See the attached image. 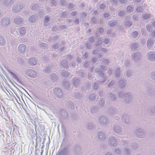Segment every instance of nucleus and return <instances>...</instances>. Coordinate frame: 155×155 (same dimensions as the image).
<instances>
[{"mask_svg":"<svg viewBox=\"0 0 155 155\" xmlns=\"http://www.w3.org/2000/svg\"><path fill=\"white\" fill-rule=\"evenodd\" d=\"M134 9V6L131 5H128L127 8V11L129 12H132L133 10Z\"/></svg>","mask_w":155,"mask_h":155,"instance_id":"nucleus-4","label":"nucleus"},{"mask_svg":"<svg viewBox=\"0 0 155 155\" xmlns=\"http://www.w3.org/2000/svg\"><path fill=\"white\" fill-rule=\"evenodd\" d=\"M150 16V15L149 14H147L146 15H145L143 17L144 18L146 19L149 18Z\"/></svg>","mask_w":155,"mask_h":155,"instance_id":"nucleus-11","label":"nucleus"},{"mask_svg":"<svg viewBox=\"0 0 155 155\" xmlns=\"http://www.w3.org/2000/svg\"><path fill=\"white\" fill-rule=\"evenodd\" d=\"M6 20V21L8 22V23H6V25H7L9 23V19H7Z\"/></svg>","mask_w":155,"mask_h":155,"instance_id":"nucleus-16","label":"nucleus"},{"mask_svg":"<svg viewBox=\"0 0 155 155\" xmlns=\"http://www.w3.org/2000/svg\"><path fill=\"white\" fill-rule=\"evenodd\" d=\"M121 12L120 13V15Z\"/></svg>","mask_w":155,"mask_h":155,"instance_id":"nucleus-22","label":"nucleus"},{"mask_svg":"<svg viewBox=\"0 0 155 155\" xmlns=\"http://www.w3.org/2000/svg\"><path fill=\"white\" fill-rule=\"evenodd\" d=\"M152 44V41L148 39L147 41V45L148 46H150Z\"/></svg>","mask_w":155,"mask_h":155,"instance_id":"nucleus-7","label":"nucleus"},{"mask_svg":"<svg viewBox=\"0 0 155 155\" xmlns=\"http://www.w3.org/2000/svg\"><path fill=\"white\" fill-rule=\"evenodd\" d=\"M73 14L74 15H75L76 14V13L75 12H73Z\"/></svg>","mask_w":155,"mask_h":155,"instance_id":"nucleus-19","label":"nucleus"},{"mask_svg":"<svg viewBox=\"0 0 155 155\" xmlns=\"http://www.w3.org/2000/svg\"><path fill=\"white\" fill-rule=\"evenodd\" d=\"M148 59L151 61H155V52H150L148 53Z\"/></svg>","mask_w":155,"mask_h":155,"instance_id":"nucleus-1","label":"nucleus"},{"mask_svg":"<svg viewBox=\"0 0 155 155\" xmlns=\"http://www.w3.org/2000/svg\"><path fill=\"white\" fill-rule=\"evenodd\" d=\"M150 27H151L150 25H147L146 27H147V29L148 31H150Z\"/></svg>","mask_w":155,"mask_h":155,"instance_id":"nucleus-12","label":"nucleus"},{"mask_svg":"<svg viewBox=\"0 0 155 155\" xmlns=\"http://www.w3.org/2000/svg\"><path fill=\"white\" fill-rule=\"evenodd\" d=\"M25 45H20L18 47V51L21 53H24L25 51Z\"/></svg>","mask_w":155,"mask_h":155,"instance_id":"nucleus-2","label":"nucleus"},{"mask_svg":"<svg viewBox=\"0 0 155 155\" xmlns=\"http://www.w3.org/2000/svg\"><path fill=\"white\" fill-rule=\"evenodd\" d=\"M104 16L105 17H108L109 16V14L108 13H105L104 14Z\"/></svg>","mask_w":155,"mask_h":155,"instance_id":"nucleus-15","label":"nucleus"},{"mask_svg":"<svg viewBox=\"0 0 155 155\" xmlns=\"http://www.w3.org/2000/svg\"><path fill=\"white\" fill-rule=\"evenodd\" d=\"M29 62L31 65H35L36 64V61L33 58H30L29 60Z\"/></svg>","mask_w":155,"mask_h":155,"instance_id":"nucleus-3","label":"nucleus"},{"mask_svg":"<svg viewBox=\"0 0 155 155\" xmlns=\"http://www.w3.org/2000/svg\"><path fill=\"white\" fill-rule=\"evenodd\" d=\"M33 6L35 7V5H34V6H32V8L33 9H34V8H33Z\"/></svg>","mask_w":155,"mask_h":155,"instance_id":"nucleus-20","label":"nucleus"},{"mask_svg":"<svg viewBox=\"0 0 155 155\" xmlns=\"http://www.w3.org/2000/svg\"><path fill=\"white\" fill-rule=\"evenodd\" d=\"M5 44V41L3 39L0 37V45H3Z\"/></svg>","mask_w":155,"mask_h":155,"instance_id":"nucleus-6","label":"nucleus"},{"mask_svg":"<svg viewBox=\"0 0 155 155\" xmlns=\"http://www.w3.org/2000/svg\"><path fill=\"white\" fill-rule=\"evenodd\" d=\"M104 7V5H101L100 6V8H103Z\"/></svg>","mask_w":155,"mask_h":155,"instance_id":"nucleus-17","label":"nucleus"},{"mask_svg":"<svg viewBox=\"0 0 155 155\" xmlns=\"http://www.w3.org/2000/svg\"><path fill=\"white\" fill-rule=\"evenodd\" d=\"M137 32H136V31L134 32V34H133L134 35V37H136V36L137 35Z\"/></svg>","mask_w":155,"mask_h":155,"instance_id":"nucleus-14","label":"nucleus"},{"mask_svg":"<svg viewBox=\"0 0 155 155\" xmlns=\"http://www.w3.org/2000/svg\"><path fill=\"white\" fill-rule=\"evenodd\" d=\"M154 34H155V31H154Z\"/></svg>","mask_w":155,"mask_h":155,"instance_id":"nucleus-21","label":"nucleus"},{"mask_svg":"<svg viewBox=\"0 0 155 155\" xmlns=\"http://www.w3.org/2000/svg\"><path fill=\"white\" fill-rule=\"evenodd\" d=\"M50 19L47 16L45 17V22H47Z\"/></svg>","mask_w":155,"mask_h":155,"instance_id":"nucleus-10","label":"nucleus"},{"mask_svg":"<svg viewBox=\"0 0 155 155\" xmlns=\"http://www.w3.org/2000/svg\"><path fill=\"white\" fill-rule=\"evenodd\" d=\"M18 20V21H17V20L16 21L17 22V23L18 24H19V22H22V20L21 19H19Z\"/></svg>","mask_w":155,"mask_h":155,"instance_id":"nucleus-13","label":"nucleus"},{"mask_svg":"<svg viewBox=\"0 0 155 155\" xmlns=\"http://www.w3.org/2000/svg\"><path fill=\"white\" fill-rule=\"evenodd\" d=\"M153 26H155V21L153 22Z\"/></svg>","mask_w":155,"mask_h":155,"instance_id":"nucleus-18","label":"nucleus"},{"mask_svg":"<svg viewBox=\"0 0 155 155\" xmlns=\"http://www.w3.org/2000/svg\"><path fill=\"white\" fill-rule=\"evenodd\" d=\"M20 33L21 35H24L25 33V29L24 28H21L20 30Z\"/></svg>","mask_w":155,"mask_h":155,"instance_id":"nucleus-5","label":"nucleus"},{"mask_svg":"<svg viewBox=\"0 0 155 155\" xmlns=\"http://www.w3.org/2000/svg\"><path fill=\"white\" fill-rule=\"evenodd\" d=\"M142 8L140 7H138L137 8V10L138 12L142 11Z\"/></svg>","mask_w":155,"mask_h":155,"instance_id":"nucleus-9","label":"nucleus"},{"mask_svg":"<svg viewBox=\"0 0 155 155\" xmlns=\"http://www.w3.org/2000/svg\"><path fill=\"white\" fill-rule=\"evenodd\" d=\"M115 24L116 22L114 21L110 22L109 23V24L111 26L115 25Z\"/></svg>","mask_w":155,"mask_h":155,"instance_id":"nucleus-8","label":"nucleus"}]
</instances>
